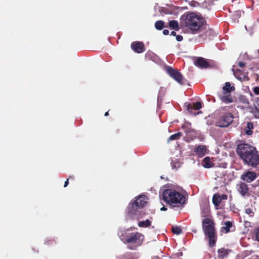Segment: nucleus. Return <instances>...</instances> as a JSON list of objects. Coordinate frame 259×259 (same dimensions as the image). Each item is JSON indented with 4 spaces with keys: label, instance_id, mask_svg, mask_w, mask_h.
<instances>
[{
    "label": "nucleus",
    "instance_id": "35",
    "mask_svg": "<svg viewBox=\"0 0 259 259\" xmlns=\"http://www.w3.org/2000/svg\"><path fill=\"white\" fill-rule=\"evenodd\" d=\"M183 37L181 35H176V39L178 41H181L183 40Z\"/></svg>",
    "mask_w": 259,
    "mask_h": 259
},
{
    "label": "nucleus",
    "instance_id": "40",
    "mask_svg": "<svg viewBox=\"0 0 259 259\" xmlns=\"http://www.w3.org/2000/svg\"><path fill=\"white\" fill-rule=\"evenodd\" d=\"M170 35H172V36H176V35H176V32L175 31H172L171 32Z\"/></svg>",
    "mask_w": 259,
    "mask_h": 259
},
{
    "label": "nucleus",
    "instance_id": "38",
    "mask_svg": "<svg viewBox=\"0 0 259 259\" xmlns=\"http://www.w3.org/2000/svg\"><path fill=\"white\" fill-rule=\"evenodd\" d=\"M163 34L165 35H168L169 33V31L167 29H164L162 32Z\"/></svg>",
    "mask_w": 259,
    "mask_h": 259
},
{
    "label": "nucleus",
    "instance_id": "36",
    "mask_svg": "<svg viewBox=\"0 0 259 259\" xmlns=\"http://www.w3.org/2000/svg\"><path fill=\"white\" fill-rule=\"evenodd\" d=\"M221 201L222 200H227L228 198V196L226 194H222L221 195H220Z\"/></svg>",
    "mask_w": 259,
    "mask_h": 259
},
{
    "label": "nucleus",
    "instance_id": "25",
    "mask_svg": "<svg viewBox=\"0 0 259 259\" xmlns=\"http://www.w3.org/2000/svg\"><path fill=\"white\" fill-rule=\"evenodd\" d=\"M182 136V134L181 132H178L176 134H175L171 136H170L169 138L167 140V142H169L171 141H174L176 140L179 139L181 136Z\"/></svg>",
    "mask_w": 259,
    "mask_h": 259
},
{
    "label": "nucleus",
    "instance_id": "42",
    "mask_svg": "<svg viewBox=\"0 0 259 259\" xmlns=\"http://www.w3.org/2000/svg\"><path fill=\"white\" fill-rule=\"evenodd\" d=\"M160 209L162 211H165V210H167V208H165L164 206H163V207H161Z\"/></svg>",
    "mask_w": 259,
    "mask_h": 259
},
{
    "label": "nucleus",
    "instance_id": "23",
    "mask_svg": "<svg viewBox=\"0 0 259 259\" xmlns=\"http://www.w3.org/2000/svg\"><path fill=\"white\" fill-rule=\"evenodd\" d=\"M212 202L215 206H219L221 202L220 195L215 194L212 197Z\"/></svg>",
    "mask_w": 259,
    "mask_h": 259
},
{
    "label": "nucleus",
    "instance_id": "9",
    "mask_svg": "<svg viewBox=\"0 0 259 259\" xmlns=\"http://www.w3.org/2000/svg\"><path fill=\"white\" fill-rule=\"evenodd\" d=\"M185 8L177 7L174 6H169L166 7H160L159 12L161 15H180V13L185 10Z\"/></svg>",
    "mask_w": 259,
    "mask_h": 259
},
{
    "label": "nucleus",
    "instance_id": "31",
    "mask_svg": "<svg viewBox=\"0 0 259 259\" xmlns=\"http://www.w3.org/2000/svg\"><path fill=\"white\" fill-rule=\"evenodd\" d=\"M154 55V54L151 52H148L145 54V58L147 59L150 60L153 56Z\"/></svg>",
    "mask_w": 259,
    "mask_h": 259
},
{
    "label": "nucleus",
    "instance_id": "24",
    "mask_svg": "<svg viewBox=\"0 0 259 259\" xmlns=\"http://www.w3.org/2000/svg\"><path fill=\"white\" fill-rule=\"evenodd\" d=\"M166 26H164V22L162 20L157 21L155 23V27L157 30H162Z\"/></svg>",
    "mask_w": 259,
    "mask_h": 259
},
{
    "label": "nucleus",
    "instance_id": "43",
    "mask_svg": "<svg viewBox=\"0 0 259 259\" xmlns=\"http://www.w3.org/2000/svg\"><path fill=\"white\" fill-rule=\"evenodd\" d=\"M69 179H71V180H74V176H70L69 177Z\"/></svg>",
    "mask_w": 259,
    "mask_h": 259
},
{
    "label": "nucleus",
    "instance_id": "7",
    "mask_svg": "<svg viewBox=\"0 0 259 259\" xmlns=\"http://www.w3.org/2000/svg\"><path fill=\"white\" fill-rule=\"evenodd\" d=\"M233 115L229 112L221 115L216 122V125L221 127H225L230 125L233 120Z\"/></svg>",
    "mask_w": 259,
    "mask_h": 259
},
{
    "label": "nucleus",
    "instance_id": "49",
    "mask_svg": "<svg viewBox=\"0 0 259 259\" xmlns=\"http://www.w3.org/2000/svg\"><path fill=\"white\" fill-rule=\"evenodd\" d=\"M257 181L259 182V180Z\"/></svg>",
    "mask_w": 259,
    "mask_h": 259
},
{
    "label": "nucleus",
    "instance_id": "21",
    "mask_svg": "<svg viewBox=\"0 0 259 259\" xmlns=\"http://www.w3.org/2000/svg\"><path fill=\"white\" fill-rule=\"evenodd\" d=\"M168 24L169 28L171 29L178 31L180 29L178 22L176 20L169 21Z\"/></svg>",
    "mask_w": 259,
    "mask_h": 259
},
{
    "label": "nucleus",
    "instance_id": "17",
    "mask_svg": "<svg viewBox=\"0 0 259 259\" xmlns=\"http://www.w3.org/2000/svg\"><path fill=\"white\" fill-rule=\"evenodd\" d=\"M206 151V147L205 145H199L194 149V152L199 157L203 156Z\"/></svg>",
    "mask_w": 259,
    "mask_h": 259
},
{
    "label": "nucleus",
    "instance_id": "48",
    "mask_svg": "<svg viewBox=\"0 0 259 259\" xmlns=\"http://www.w3.org/2000/svg\"><path fill=\"white\" fill-rule=\"evenodd\" d=\"M197 14L198 15H200V13H198H198H197ZM198 16H201V15H200V16L198 15Z\"/></svg>",
    "mask_w": 259,
    "mask_h": 259
},
{
    "label": "nucleus",
    "instance_id": "4",
    "mask_svg": "<svg viewBox=\"0 0 259 259\" xmlns=\"http://www.w3.org/2000/svg\"><path fill=\"white\" fill-rule=\"evenodd\" d=\"M202 229L205 237L208 238L209 245L213 247L217 240L215 223L210 218H206L202 221Z\"/></svg>",
    "mask_w": 259,
    "mask_h": 259
},
{
    "label": "nucleus",
    "instance_id": "30",
    "mask_svg": "<svg viewBox=\"0 0 259 259\" xmlns=\"http://www.w3.org/2000/svg\"><path fill=\"white\" fill-rule=\"evenodd\" d=\"M181 16H199L197 13L188 12L181 15Z\"/></svg>",
    "mask_w": 259,
    "mask_h": 259
},
{
    "label": "nucleus",
    "instance_id": "1",
    "mask_svg": "<svg viewBox=\"0 0 259 259\" xmlns=\"http://www.w3.org/2000/svg\"><path fill=\"white\" fill-rule=\"evenodd\" d=\"M236 153L244 164L256 168L259 165V152L255 147L247 143L237 145Z\"/></svg>",
    "mask_w": 259,
    "mask_h": 259
},
{
    "label": "nucleus",
    "instance_id": "45",
    "mask_svg": "<svg viewBox=\"0 0 259 259\" xmlns=\"http://www.w3.org/2000/svg\"><path fill=\"white\" fill-rule=\"evenodd\" d=\"M108 115H109L108 111L106 112L105 113V114H104V115H105V116H108Z\"/></svg>",
    "mask_w": 259,
    "mask_h": 259
},
{
    "label": "nucleus",
    "instance_id": "3",
    "mask_svg": "<svg viewBox=\"0 0 259 259\" xmlns=\"http://www.w3.org/2000/svg\"><path fill=\"white\" fill-rule=\"evenodd\" d=\"M161 197L162 200L172 207H183L186 203V197L176 190L167 189L163 190Z\"/></svg>",
    "mask_w": 259,
    "mask_h": 259
},
{
    "label": "nucleus",
    "instance_id": "11",
    "mask_svg": "<svg viewBox=\"0 0 259 259\" xmlns=\"http://www.w3.org/2000/svg\"><path fill=\"white\" fill-rule=\"evenodd\" d=\"M256 177L255 172L248 170L241 176V179L247 183H251L255 180Z\"/></svg>",
    "mask_w": 259,
    "mask_h": 259
},
{
    "label": "nucleus",
    "instance_id": "39",
    "mask_svg": "<svg viewBox=\"0 0 259 259\" xmlns=\"http://www.w3.org/2000/svg\"><path fill=\"white\" fill-rule=\"evenodd\" d=\"M68 181H69V179H67V180L64 183V187H66L68 186V185L69 184Z\"/></svg>",
    "mask_w": 259,
    "mask_h": 259
},
{
    "label": "nucleus",
    "instance_id": "16",
    "mask_svg": "<svg viewBox=\"0 0 259 259\" xmlns=\"http://www.w3.org/2000/svg\"><path fill=\"white\" fill-rule=\"evenodd\" d=\"M187 110L189 113H192V111L194 110H199L202 108L201 104L199 102H196L192 105L190 103H186Z\"/></svg>",
    "mask_w": 259,
    "mask_h": 259
},
{
    "label": "nucleus",
    "instance_id": "5",
    "mask_svg": "<svg viewBox=\"0 0 259 259\" xmlns=\"http://www.w3.org/2000/svg\"><path fill=\"white\" fill-rule=\"evenodd\" d=\"M144 236L140 233L136 232L126 233L121 236V240L127 245V247L131 250H136L142 244Z\"/></svg>",
    "mask_w": 259,
    "mask_h": 259
},
{
    "label": "nucleus",
    "instance_id": "46",
    "mask_svg": "<svg viewBox=\"0 0 259 259\" xmlns=\"http://www.w3.org/2000/svg\"><path fill=\"white\" fill-rule=\"evenodd\" d=\"M255 111H256L258 113V111H258V109H257V107H256V108H255Z\"/></svg>",
    "mask_w": 259,
    "mask_h": 259
},
{
    "label": "nucleus",
    "instance_id": "13",
    "mask_svg": "<svg viewBox=\"0 0 259 259\" xmlns=\"http://www.w3.org/2000/svg\"><path fill=\"white\" fill-rule=\"evenodd\" d=\"M248 185L244 183L241 182L237 185V191L243 197L250 195Z\"/></svg>",
    "mask_w": 259,
    "mask_h": 259
},
{
    "label": "nucleus",
    "instance_id": "6",
    "mask_svg": "<svg viewBox=\"0 0 259 259\" xmlns=\"http://www.w3.org/2000/svg\"><path fill=\"white\" fill-rule=\"evenodd\" d=\"M185 24L191 33L196 34L203 29L206 21L204 17H185Z\"/></svg>",
    "mask_w": 259,
    "mask_h": 259
},
{
    "label": "nucleus",
    "instance_id": "44",
    "mask_svg": "<svg viewBox=\"0 0 259 259\" xmlns=\"http://www.w3.org/2000/svg\"><path fill=\"white\" fill-rule=\"evenodd\" d=\"M250 132L251 133H252V132H251V131H248L246 132V134H247V135H250V134H251L250 133Z\"/></svg>",
    "mask_w": 259,
    "mask_h": 259
},
{
    "label": "nucleus",
    "instance_id": "47",
    "mask_svg": "<svg viewBox=\"0 0 259 259\" xmlns=\"http://www.w3.org/2000/svg\"><path fill=\"white\" fill-rule=\"evenodd\" d=\"M257 53H258V58H259V50L257 51Z\"/></svg>",
    "mask_w": 259,
    "mask_h": 259
},
{
    "label": "nucleus",
    "instance_id": "20",
    "mask_svg": "<svg viewBox=\"0 0 259 259\" xmlns=\"http://www.w3.org/2000/svg\"><path fill=\"white\" fill-rule=\"evenodd\" d=\"M235 88L234 86H231V84L229 82L225 83V85L223 87V91L225 93L231 92L232 91H235Z\"/></svg>",
    "mask_w": 259,
    "mask_h": 259
},
{
    "label": "nucleus",
    "instance_id": "33",
    "mask_svg": "<svg viewBox=\"0 0 259 259\" xmlns=\"http://www.w3.org/2000/svg\"><path fill=\"white\" fill-rule=\"evenodd\" d=\"M245 213L248 214L250 217H252L254 215V213L252 211V209L250 208H248L245 209Z\"/></svg>",
    "mask_w": 259,
    "mask_h": 259
},
{
    "label": "nucleus",
    "instance_id": "2",
    "mask_svg": "<svg viewBox=\"0 0 259 259\" xmlns=\"http://www.w3.org/2000/svg\"><path fill=\"white\" fill-rule=\"evenodd\" d=\"M147 198L145 195H140L133 202L129 203L126 212L127 219L139 220L145 215L142 210L147 202Z\"/></svg>",
    "mask_w": 259,
    "mask_h": 259
},
{
    "label": "nucleus",
    "instance_id": "19",
    "mask_svg": "<svg viewBox=\"0 0 259 259\" xmlns=\"http://www.w3.org/2000/svg\"><path fill=\"white\" fill-rule=\"evenodd\" d=\"M213 164L209 157H206L203 159V165L205 168H210L213 166Z\"/></svg>",
    "mask_w": 259,
    "mask_h": 259
},
{
    "label": "nucleus",
    "instance_id": "10",
    "mask_svg": "<svg viewBox=\"0 0 259 259\" xmlns=\"http://www.w3.org/2000/svg\"><path fill=\"white\" fill-rule=\"evenodd\" d=\"M203 30H204L203 33L198 36V37L199 38V41L201 43L204 42L205 40L212 39L216 35V33L212 29L208 27L206 28V24Z\"/></svg>",
    "mask_w": 259,
    "mask_h": 259
},
{
    "label": "nucleus",
    "instance_id": "26",
    "mask_svg": "<svg viewBox=\"0 0 259 259\" xmlns=\"http://www.w3.org/2000/svg\"><path fill=\"white\" fill-rule=\"evenodd\" d=\"M191 124L190 122H187L182 126V128L184 130L185 132L187 134L190 133L193 131L191 128Z\"/></svg>",
    "mask_w": 259,
    "mask_h": 259
},
{
    "label": "nucleus",
    "instance_id": "29",
    "mask_svg": "<svg viewBox=\"0 0 259 259\" xmlns=\"http://www.w3.org/2000/svg\"><path fill=\"white\" fill-rule=\"evenodd\" d=\"M121 259H134L133 254L131 253H126L120 257Z\"/></svg>",
    "mask_w": 259,
    "mask_h": 259
},
{
    "label": "nucleus",
    "instance_id": "18",
    "mask_svg": "<svg viewBox=\"0 0 259 259\" xmlns=\"http://www.w3.org/2000/svg\"><path fill=\"white\" fill-rule=\"evenodd\" d=\"M233 227V224L230 221L225 222L224 226L221 228V232L222 233H228L230 231V229Z\"/></svg>",
    "mask_w": 259,
    "mask_h": 259
},
{
    "label": "nucleus",
    "instance_id": "50",
    "mask_svg": "<svg viewBox=\"0 0 259 259\" xmlns=\"http://www.w3.org/2000/svg\"><path fill=\"white\" fill-rule=\"evenodd\" d=\"M257 1H258V2H259V0H257Z\"/></svg>",
    "mask_w": 259,
    "mask_h": 259
},
{
    "label": "nucleus",
    "instance_id": "37",
    "mask_svg": "<svg viewBox=\"0 0 259 259\" xmlns=\"http://www.w3.org/2000/svg\"><path fill=\"white\" fill-rule=\"evenodd\" d=\"M238 65L240 67L243 68L245 66V63L242 61H240L238 62Z\"/></svg>",
    "mask_w": 259,
    "mask_h": 259
},
{
    "label": "nucleus",
    "instance_id": "27",
    "mask_svg": "<svg viewBox=\"0 0 259 259\" xmlns=\"http://www.w3.org/2000/svg\"><path fill=\"white\" fill-rule=\"evenodd\" d=\"M151 221L148 219H147L145 221H140L138 223V226L140 227L145 228L148 227L151 225Z\"/></svg>",
    "mask_w": 259,
    "mask_h": 259
},
{
    "label": "nucleus",
    "instance_id": "15",
    "mask_svg": "<svg viewBox=\"0 0 259 259\" xmlns=\"http://www.w3.org/2000/svg\"><path fill=\"white\" fill-rule=\"evenodd\" d=\"M194 64L196 66L200 68H207L209 66L208 62L202 57H198Z\"/></svg>",
    "mask_w": 259,
    "mask_h": 259
},
{
    "label": "nucleus",
    "instance_id": "32",
    "mask_svg": "<svg viewBox=\"0 0 259 259\" xmlns=\"http://www.w3.org/2000/svg\"><path fill=\"white\" fill-rule=\"evenodd\" d=\"M254 234L255 235V240L259 241V227L254 230Z\"/></svg>",
    "mask_w": 259,
    "mask_h": 259
},
{
    "label": "nucleus",
    "instance_id": "41",
    "mask_svg": "<svg viewBox=\"0 0 259 259\" xmlns=\"http://www.w3.org/2000/svg\"><path fill=\"white\" fill-rule=\"evenodd\" d=\"M256 104L257 106H258V107L259 108V97L256 100Z\"/></svg>",
    "mask_w": 259,
    "mask_h": 259
},
{
    "label": "nucleus",
    "instance_id": "12",
    "mask_svg": "<svg viewBox=\"0 0 259 259\" xmlns=\"http://www.w3.org/2000/svg\"><path fill=\"white\" fill-rule=\"evenodd\" d=\"M131 48L136 53L140 54L142 53L145 51V48L144 46V44L142 41H133L131 44Z\"/></svg>",
    "mask_w": 259,
    "mask_h": 259
},
{
    "label": "nucleus",
    "instance_id": "8",
    "mask_svg": "<svg viewBox=\"0 0 259 259\" xmlns=\"http://www.w3.org/2000/svg\"><path fill=\"white\" fill-rule=\"evenodd\" d=\"M167 73L176 81L183 85L185 84V80L181 72L177 69H175L170 66L166 67Z\"/></svg>",
    "mask_w": 259,
    "mask_h": 259
},
{
    "label": "nucleus",
    "instance_id": "28",
    "mask_svg": "<svg viewBox=\"0 0 259 259\" xmlns=\"http://www.w3.org/2000/svg\"><path fill=\"white\" fill-rule=\"evenodd\" d=\"M171 231L174 234L179 235L182 233V229L180 227L174 226L172 227Z\"/></svg>",
    "mask_w": 259,
    "mask_h": 259
},
{
    "label": "nucleus",
    "instance_id": "34",
    "mask_svg": "<svg viewBox=\"0 0 259 259\" xmlns=\"http://www.w3.org/2000/svg\"><path fill=\"white\" fill-rule=\"evenodd\" d=\"M253 92L254 93V94H255L256 95H259V87H256L253 88Z\"/></svg>",
    "mask_w": 259,
    "mask_h": 259
},
{
    "label": "nucleus",
    "instance_id": "22",
    "mask_svg": "<svg viewBox=\"0 0 259 259\" xmlns=\"http://www.w3.org/2000/svg\"><path fill=\"white\" fill-rule=\"evenodd\" d=\"M218 257L219 258L223 259L224 257H227L228 255V251L227 249L222 248L219 249L218 251Z\"/></svg>",
    "mask_w": 259,
    "mask_h": 259
},
{
    "label": "nucleus",
    "instance_id": "14",
    "mask_svg": "<svg viewBox=\"0 0 259 259\" xmlns=\"http://www.w3.org/2000/svg\"><path fill=\"white\" fill-rule=\"evenodd\" d=\"M219 98L222 101V102L229 104L233 102L232 97L231 95V92L225 93L222 92L218 94Z\"/></svg>",
    "mask_w": 259,
    "mask_h": 259
}]
</instances>
